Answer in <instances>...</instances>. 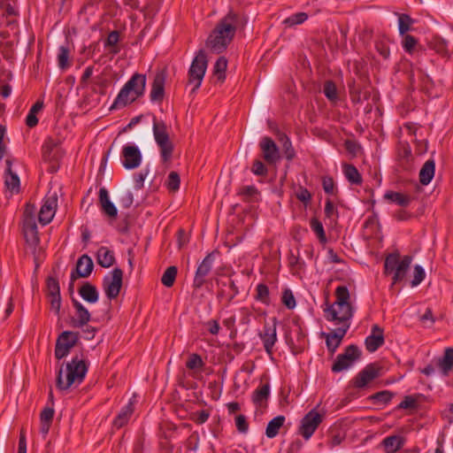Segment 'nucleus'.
Instances as JSON below:
<instances>
[{"instance_id":"nucleus-21","label":"nucleus","mask_w":453,"mask_h":453,"mask_svg":"<svg viewBox=\"0 0 453 453\" xmlns=\"http://www.w3.org/2000/svg\"><path fill=\"white\" fill-rule=\"evenodd\" d=\"M72 303L75 309L76 318L72 319V326L73 327H83L91 319V314L88 310L78 300L72 298Z\"/></svg>"},{"instance_id":"nucleus-11","label":"nucleus","mask_w":453,"mask_h":453,"mask_svg":"<svg viewBox=\"0 0 453 453\" xmlns=\"http://www.w3.org/2000/svg\"><path fill=\"white\" fill-rule=\"evenodd\" d=\"M322 421L323 416L321 414L316 411L315 409L310 411L301 420L299 434L305 440H309Z\"/></svg>"},{"instance_id":"nucleus-24","label":"nucleus","mask_w":453,"mask_h":453,"mask_svg":"<svg viewBox=\"0 0 453 453\" xmlns=\"http://www.w3.org/2000/svg\"><path fill=\"white\" fill-rule=\"evenodd\" d=\"M139 96H135L133 91L124 85L115 98L110 110L120 109L134 102Z\"/></svg>"},{"instance_id":"nucleus-2","label":"nucleus","mask_w":453,"mask_h":453,"mask_svg":"<svg viewBox=\"0 0 453 453\" xmlns=\"http://www.w3.org/2000/svg\"><path fill=\"white\" fill-rule=\"evenodd\" d=\"M336 300L334 303H325L323 309L326 320L332 322L337 328L349 330L350 320L354 315V308L349 303V292L346 286H339L335 289Z\"/></svg>"},{"instance_id":"nucleus-22","label":"nucleus","mask_w":453,"mask_h":453,"mask_svg":"<svg viewBox=\"0 0 453 453\" xmlns=\"http://www.w3.org/2000/svg\"><path fill=\"white\" fill-rule=\"evenodd\" d=\"M348 330L346 329L336 327L330 333H322V336L326 338V347L331 353H334L340 346Z\"/></svg>"},{"instance_id":"nucleus-3","label":"nucleus","mask_w":453,"mask_h":453,"mask_svg":"<svg viewBox=\"0 0 453 453\" xmlns=\"http://www.w3.org/2000/svg\"><path fill=\"white\" fill-rule=\"evenodd\" d=\"M88 372V366L83 359L78 357H73L71 362L66 364V379L63 380V370H59L57 376V388L59 390H66L73 384H81Z\"/></svg>"},{"instance_id":"nucleus-46","label":"nucleus","mask_w":453,"mask_h":453,"mask_svg":"<svg viewBox=\"0 0 453 453\" xmlns=\"http://www.w3.org/2000/svg\"><path fill=\"white\" fill-rule=\"evenodd\" d=\"M280 140L282 142L286 159L291 161L296 157V151L292 146L291 141L285 134H280Z\"/></svg>"},{"instance_id":"nucleus-10","label":"nucleus","mask_w":453,"mask_h":453,"mask_svg":"<svg viewBox=\"0 0 453 453\" xmlns=\"http://www.w3.org/2000/svg\"><path fill=\"white\" fill-rule=\"evenodd\" d=\"M78 342V334L71 331L63 332L56 342L55 357L57 359H62L66 357L71 349Z\"/></svg>"},{"instance_id":"nucleus-15","label":"nucleus","mask_w":453,"mask_h":453,"mask_svg":"<svg viewBox=\"0 0 453 453\" xmlns=\"http://www.w3.org/2000/svg\"><path fill=\"white\" fill-rule=\"evenodd\" d=\"M272 320L273 324H265L264 326V331L259 334V337L263 342L265 350L268 355L273 354V346L277 342L276 327L278 319L276 318H273Z\"/></svg>"},{"instance_id":"nucleus-27","label":"nucleus","mask_w":453,"mask_h":453,"mask_svg":"<svg viewBox=\"0 0 453 453\" xmlns=\"http://www.w3.org/2000/svg\"><path fill=\"white\" fill-rule=\"evenodd\" d=\"M78 292L81 298L89 303H95L99 299L96 288L88 281L84 282Z\"/></svg>"},{"instance_id":"nucleus-44","label":"nucleus","mask_w":453,"mask_h":453,"mask_svg":"<svg viewBox=\"0 0 453 453\" xmlns=\"http://www.w3.org/2000/svg\"><path fill=\"white\" fill-rule=\"evenodd\" d=\"M4 184L8 190L12 193H19V178L15 173H5V180Z\"/></svg>"},{"instance_id":"nucleus-5","label":"nucleus","mask_w":453,"mask_h":453,"mask_svg":"<svg viewBox=\"0 0 453 453\" xmlns=\"http://www.w3.org/2000/svg\"><path fill=\"white\" fill-rule=\"evenodd\" d=\"M412 257L411 256H404L401 257L399 252H393L388 254L384 262V273L393 274L392 286L403 281L410 269Z\"/></svg>"},{"instance_id":"nucleus-38","label":"nucleus","mask_w":453,"mask_h":453,"mask_svg":"<svg viewBox=\"0 0 453 453\" xmlns=\"http://www.w3.org/2000/svg\"><path fill=\"white\" fill-rule=\"evenodd\" d=\"M440 368L442 370L445 375L452 369L453 367V349L447 348L444 352V356L441 359L439 360L438 363Z\"/></svg>"},{"instance_id":"nucleus-41","label":"nucleus","mask_w":453,"mask_h":453,"mask_svg":"<svg viewBox=\"0 0 453 453\" xmlns=\"http://www.w3.org/2000/svg\"><path fill=\"white\" fill-rule=\"evenodd\" d=\"M227 67V60L225 57L218 58L214 65L213 73L219 81H224L226 79V70Z\"/></svg>"},{"instance_id":"nucleus-64","label":"nucleus","mask_w":453,"mask_h":453,"mask_svg":"<svg viewBox=\"0 0 453 453\" xmlns=\"http://www.w3.org/2000/svg\"><path fill=\"white\" fill-rule=\"evenodd\" d=\"M416 403L417 401L413 396L406 395L398 404L397 409H413L416 407Z\"/></svg>"},{"instance_id":"nucleus-8","label":"nucleus","mask_w":453,"mask_h":453,"mask_svg":"<svg viewBox=\"0 0 453 453\" xmlns=\"http://www.w3.org/2000/svg\"><path fill=\"white\" fill-rule=\"evenodd\" d=\"M123 282V271L116 267L110 275L103 279V288L106 296L110 299H115L119 296Z\"/></svg>"},{"instance_id":"nucleus-45","label":"nucleus","mask_w":453,"mask_h":453,"mask_svg":"<svg viewBox=\"0 0 453 453\" xmlns=\"http://www.w3.org/2000/svg\"><path fill=\"white\" fill-rule=\"evenodd\" d=\"M118 203L125 207L129 208L134 203V196L130 190L122 189L116 195Z\"/></svg>"},{"instance_id":"nucleus-53","label":"nucleus","mask_w":453,"mask_h":453,"mask_svg":"<svg viewBox=\"0 0 453 453\" xmlns=\"http://www.w3.org/2000/svg\"><path fill=\"white\" fill-rule=\"evenodd\" d=\"M282 303L289 310H292L296 307V299L293 295V292L289 288H286L281 296Z\"/></svg>"},{"instance_id":"nucleus-35","label":"nucleus","mask_w":453,"mask_h":453,"mask_svg":"<svg viewBox=\"0 0 453 453\" xmlns=\"http://www.w3.org/2000/svg\"><path fill=\"white\" fill-rule=\"evenodd\" d=\"M43 108V101L38 100L31 109L26 118V125L28 127H35L38 124V119L36 114L41 111Z\"/></svg>"},{"instance_id":"nucleus-16","label":"nucleus","mask_w":453,"mask_h":453,"mask_svg":"<svg viewBox=\"0 0 453 453\" xmlns=\"http://www.w3.org/2000/svg\"><path fill=\"white\" fill-rule=\"evenodd\" d=\"M58 204V197L56 194L47 196L44 199V203L39 211L38 219L43 226L49 224L56 212Z\"/></svg>"},{"instance_id":"nucleus-13","label":"nucleus","mask_w":453,"mask_h":453,"mask_svg":"<svg viewBox=\"0 0 453 453\" xmlns=\"http://www.w3.org/2000/svg\"><path fill=\"white\" fill-rule=\"evenodd\" d=\"M218 254L217 251L210 252L198 265L194 281L193 287L196 289H199L203 287L205 282V277L210 273L212 268L213 262L215 260V256Z\"/></svg>"},{"instance_id":"nucleus-57","label":"nucleus","mask_w":453,"mask_h":453,"mask_svg":"<svg viewBox=\"0 0 453 453\" xmlns=\"http://www.w3.org/2000/svg\"><path fill=\"white\" fill-rule=\"evenodd\" d=\"M425 275H426V273H425L423 267L419 265H416L414 266V276L411 280V286L416 287L418 284H420L421 281L424 280Z\"/></svg>"},{"instance_id":"nucleus-4","label":"nucleus","mask_w":453,"mask_h":453,"mask_svg":"<svg viewBox=\"0 0 453 453\" xmlns=\"http://www.w3.org/2000/svg\"><path fill=\"white\" fill-rule=\"evenodd\" d=\"M88 372V366L83 359L78 357H73L71 362L66 364V379L63 380V370H59L57 376V388L59 390H66L73 384H81Z\"/></svg>"},{"instance_id":"nucleus-55","label":"nucleus","mask_w":453,"mask_h":453,"mask_svg":"<svg viewBox=\"0 0 453 453\" xmlns=\"http://www.w3.org/2000/svg\"><path fill=\"white\" fill-rule=\"evenodd\" d=\"M204 365L202 357L198 354L190 355L188 360L186 363L187 368L190 370L200 369Z\"/></svg>"},{"instance_id":"nucleus-6","label":"nucleus","mask_w":453,"mask_h":453,"mask_svg":"<svg viewBox=\"0 0 453 453\" xmlns=\"http://www.w3.org/2000/svg\"><path fill=\"white\" fill-rule=\"evenodd\" d=\"M153 135L157 146L160 149V155L163 162H168L173 152V144L170 140L166 124L153 118Z\"/></svg>"},{"instance_id":"nucleus-59","label":"nucleus","mask_w":453,"mask_h":453,"mask_svg":"<svg viewBox=\"0 0 453 453\" xmlns=\"http://www.w3.org/2000/svg\"><path fill=\"white\" fill-rule=\"evenodd\" d=\"M417 43L418 41L414 36L411 35H405L403 41V47L405 50V51L411 53L414 50Z\"/></svg>"},{"instance_id":"nucleus-34","label":"nucleus","mask_w":453,"mask_h":453,"mask_svg":"<svg viewBox=\"0 0 453 453\" xmlns=\"http://www.w3.org/2000/svg\"><path fill=\"white\" fill-rule=\"evenodd\" d=\"M284 422L285 417L281 415L277 416L270 420L265 429L266 436L268 438H274L279 434V431L283 426Z\"/></svg>"},{"instance_id":"nucleus-43","label":"nucleus","mask_w":453,"mask_h":453,"mask_svg":"<svg viewBox=\"0 0 453 453\" xmlns=\"http://www.w3.org/2000/svg\"><path fill=\"white\" fill-rule=\"evenodd\" d=\"M70 50L67 46H60L58 54V65L61 70H65L70 66L69 62Z\"/></svg>"},{"instance_id":"nucleus-54","label":"nucleus","mask_w":453,"mask_h":453,"mask_svg":"<svg viewBox=\"0 0 453 453\" xmlns=\"http://www.w3.org/2000/svg\"><path fill=\"white\" fill-rule=\"evenodd\" d=\"M48 296H60V287L56 278L49 277L47 280Z\"/></svg>"},{"instance_id":"nucleus-52","label":"nucleus","mask_w":453,"mask_h":453,"mask_svg":"<svg viewBox=\"0 0 453 453\" xmlns=\"http://www.w3.org/2000/svg\"><path fill=\"white\" fill-rule=\"evenodd\" d=\"M308 19V15L305 12H297L293 14L292 16L287 18L284 20V24L288 27H292L295 25H299L303 23Z\"/></svg>"},{"instance_id":"nucleus-48","label":"nucleus","mask_w":453,"mask_h":453,"mask_svg":"<svg viewBox=\"0 0 453 453\" xmlns=\"http://www.w3.org/2000/svg\"><path fill=\"white\" fill-rule=\"evenodd\" d=\"M312 231L317 234L320 242H326V236L322 223L316 218H312L310 221Z\"/></svg>"},{"instance_id":"nucleus-20","label":"nucleus","mask_w":453,"mask_h":453,"mask_svg":"<svg viewBox=\"0 0 453 453\" xmlns=\"http://www.w3.org/2000/svg\"><path fill=\"white\" fill-rule=\"evenodd\" d=\"M166 74L165 71L157 72L151 85L150 100L152 102H161L165 96V84Z\"/></svg>"},{"instance_id":"nucleus-14","label":"nucleus","mask_w":453,"mask_h":453,"mask_svg":"<svg viewBox=\"0 0 453 453\" xmlns=\"http://www.w3.org/2000/svg\"><path fill=\"white\" fill-rule=\"evenodd\" d=\"M123 157V166L131 170L137 168L142 163V152L135 145L124 146L121 151Z\"/></svg>"},{"instance_id":"nucleus-29","label":"nucleus","mask_w":453,"mask_h":453,"mask_svg":"<svg viewBox=\"0 0 453 453\" xmlns=\"http://www.w3.org/2000/svg\"><path fill=\"white\" fill-rule=\"evenodd\" d=\"M435 163L434 159L427 160L419 172V181L422 185H428L434 176Z\"/></svg>"},{"instance_id":"nucleus-40","label":"nucleus","mask_w":453,"mask_h":453,"mask_svg":"<svg viewBox=\"0 0 453 453\" xmlns=\"http://www.w3.org/2000/svg\"><path fill=\"white\" fill-rule=\"evenodd\" d=\"M430 49L434 50L437 53L444 55L447 53V42L444 39L438 35H433L428 42Z\"/></svg>"},{"instance_id":"nucleus-26","label":"nucleus","mask_w":453,"mask_h":453,"mask_svg":"<svg viewBox=\"0 0 453 453\" xmlns=\"http://www.w3.org/2000/svg\"><path fill=\"white\" fill-rule=\"evenodd\" d=\"M99 203L102 211L111 218H116L118 211L113 203L111 202L108 191L105 188H101L99 190Z\"/></svg>"},{"instance_id":"nucleus-60","label":"nucleus","mask_w":453,"mask_h":453,"mask_svg":"<svg viewBox=\"0 0 453 453\" xmlns=\"http://www.w3.org/2000/svg\"><path fill=\"white\" fill-rule=\"evenodd\" d=\"M296 198L306 205L311 200V194L307 188L300 187L296 192Z\"/></svg>"},{"instance_id":"nucleus-33","label":"nucleus","mask_w":453,"mask_h":453,"mask_svg":"<svg viewBox=\"0 0 453 453\" xmlns=\"http://www.w3.org/2000/svg\"><path fill=\"white\" fill-rule=\"evenodd\" d=\"M270 395V384L267 382L258 387L252 395V401L257 406H263Z\"/></svg>"},{"instance_id":"nucleus-37","label":"nucleus","mask_w":453,"mask_h":453,"mask_svg":"<svg viewBox=\"0 0 453 453\" xmlns=\"http://www.w3.org/2000/svg\"><path fill=\"white\" fill-rule=\"evenodd\" d=\"M344 175L347 180L356 185H359L362 183V176L357 171V167L353 165L346 164L343 165Z\"/></svg>"},{"instance_id":"nucleus-1","label":"nucleus","mask_w":453,"mask_h":453,"mask_svg":"<svg viewBox=\"0 0 453 453\" xmlns=\"http://www.w3.org/2000/svg\"><path fill=\"white\" fill-rule=\"evenodd\" d=\"M246 22L245 17L230 10L207 38L206 46L214 53H222L234 39L237 28L244 27Z\"/></svg>"},{"instance_id":"nucleus-39","label":"nucleus","mask_w":453,"mask_h":453,"mask_svg":"<svg viewBox=\"0 0 453 453\" xmlns=\"http://www.w3.org/2000/svg\"><path fill=\"white\" fill-rule=\"evenodd\" d=\"M398 16V30L401 35H404L411 29L414 20L410 15L405 13H397Z\"/></svg>"},{"instance_id":"nucleus-51","label":"nucleus","mask_w":453,"mask_h":453,"mask_svg":"<svg viewBox=\"0 0 453 453\" xmlns=\"http://www.w3.org/2000/svg\"><path fill=\"white\" fill-rule=\"evenodd\" d=\"M323 92L326 97L330 101H335L338 98L337 88L332 81H326L325 82Z\"/></svg>"},{"instance_id":"nucleus-36","label":"nucleus","mask_w":453,"mask_h":453,"mask_svg":"<svg viewBox=\"0 0 453 453\" xmlns=\"http://www.w3.org/2000/svg\"><path fill=\"white\" fill-rule=\"evenodd\" d=\"M384 197L392 203H395L400 206H408L411 201V198L408 195H404L403 193L399 192H387L384 196Z\"/></svg>"},{"instance_id":"nucleus-23","label":"nucleus","mask_w":453,"mask_h":453,"mask_svg":"<svg viewBox=\"0 0 453 453\" xmlns=\"http://www.w3.org/2000/svg\"><path fill=\"white\" fill-rule=\"evenodd\" d=\"M23 234L27 242L30 245L36 246L39 243L40 238L35 219L31 218L23 219Z\"/></svg>"},{"instance_id":"nucleus-62","label":"nucleus","mask_w":453,"mask_h":453,"mask_svg":"<svg viewBox=\"0 0 453 453\" xmlns=\"http://www.w3.org/2000/svg\"><path fill=\"white\" fill-rule=\"evenodd\" d=\"M54 413H55V411H54L53 408H51V407L44 408L40 414V421L46 422V423H52Z\"/></svg>"},{"instance_id":"nucleus-28","label":"nucleus","mask_w":453,"mask_h":453,"mask_svg":"<svg viewBox=\"0 0 453 453\" xmlns=\"http://www.w3.org/2000/svg\"><path fill=\"white\" fill-rule=\"evenodd\" d=\"M96 261L102 267L109 268L115 264L116 260L113 251L103 246L97 250Z\"/></svg>"},{"instance_id":"nucleus-31","label":"nucleus","mask_w":453,"mask_h":453,"mask_svg":"<svg viewBox=\"0 0 453 453\" xmlns=\"http://www.w3.org/2000/svg\"><path fill=\"white\" fill-rule=\"evenodd\" d=\"M133 412L134 404L132 402H129L115 418V419L113 420V426L119 429L127 425Z\"/></svg>"},{"instance_id":"nucleus-12","label":"nucleus","mask_w":453,"mask_h":453,"mask_svg":"<svg viewBox=\"0 0 453 453\" xmlns=\"http://www.w3.org/2000/svg\"><path fill=\"white\" fill-rule=\"evenodd\" d=\"M380 371L381 367L376 363L367 365L353 379V386L357 388L365 387L372 380L380 376Z\"/></svg>"},{"instance_id":"nucleus-50","label":"nucleus","mask_w":453,"mask_h":453,"mask_svg":"<svg viewBox=\"0 0 453 453\" xmlns=\"http://www.w3.org/2000/svg\"><path fill=\"white\" fill-rule=\"evenodd\" d=\"M119 41V33L117 30L111 31L104 42L105 47H112L111 52L113 54H118L119 52V49L117 47V43Z\"/></svg>"},{"instance_id":"nucleus-32","label":"nucleus","mask_w":453,"mask_h":453,"mask_svg":"<svg viewBox=\"0 0 453 453\" xmlns=\"http://www.w3.org/2000/svg\"><path fill=\"white\" fill-rule=\"evenodd\" d=\"M237 195L242 197L243 202L252 203L258 200L260 193L254 185H250L240 188Z\"/></svg>"},{"instance_id":"nucleus-61","label":"nucleus","mask_w":453,"mask_h":453,"mask_svg":"<svg viewBox=\"0 0 453 453\" xmlns=\"http://www.w3.org/2000/svg\"><path fill=\"white\" fill-rule=\"evenodd\" d=\"M398 157H399V161H403V159L414 160V157H413V155L411 152V149L407 144L403 145L400 148Z\"/></svg>"},{"instance_id":"nucleus-47","label":"nucleus","mask_w":453,"mask_h":453,"mask_svg":"<svg viewBox=\"0 0 453 453\" xmlns=\"http://www.w3.org/2000/svg\"><path fill=\"white\" fill-rule=\"evenodd\" d=\"M269 295H270L269 288L265 284L260 283L257 286L256 296H255L256 300H257L265 304H269L270 303Z\"/></svg>"},{"instance_id":"nucleus-18","label":"nucleus","mask_w":453,"mask_h":453,"mask_svg":"<svg viewBox=\"0 0 453 453\" xmlns=\"http://www.w3.org/2000/svg\"><path fill=\"white\" fill-rule=\"evenodd\" d=\"M260 149L263 152L264 159L269 164H274L280 158L279 149L274 141L268 136L263 137L260 142Z\"/></svg>"},{"instance_id":"nucleus-7","label":"nucleus","mask_w":453,"mask_h":453,"mask_svg":"<svg viewBox=\"0 0 453 453\" xmlns=\"http://www.w3.org/2000/svg\"><path fill=\"white\" fill-rule=\"evenodd\" d=\"M207 57L203 50H200L194 58L188 70V83L194 84L192 92L201 86L207 69Z\"/></svg>"},{"instance_id":"nucleus-58","label":"nucleus","mask_w":453,"mask_h":453,"mask_svg":"<svg viewBox=\"0 0 453 453\" xmlns=\"http://www.w3.org/2000/svg\"><path fill=\"white\" fill-rule=\"evenodd\" d=\"M251 172L257 176H265L268 171L265 164L262 161L257 159L253 163Z\"/></svg>"},{"instance_id":"nucleus-42","label":"nucleus","mask_w":453,"mask_h":453,"mask_svg":"<svg viewBox=\"0 0 453 453\" xmlns=\"http://www.w3.org/2000/svg\"><path fill=\"white\" fill-rule=\"evenodd\" d=\"M177 273L178 270L176 266L172 265L167 267L161 277L162 284L166 288H171L175 282Z\"/></svg>"},{"instance_id":"nucleus-56","label":"nucleus","mask_w":453,"mask_h":453,"mask_svg":"<svg viewBox=\"0 0 453 453\" xmlns=\"http://www.w3.org/2000/svg\"><path fill=\"white\" fill-rule=\"evenodd\" d=\"M180 175L176 172H171L167 178L166 186L169 190L177 191L180 188Z\"/></svg>"},{"instance_id":"nucleus-9","label":"nucleus","mask_w":453,"mask_h":453,"mask_svg":"<svg viewBox=\"0 0 453 453\" xmlns=\"http://www.w3.org/2000/svg\"><path fill=\"white\" fill-rule=\"evenodd\" d=\"M361 352L357 346L349 345L348 346L342 354L338 355L335 362L332 366L334 372H340L349 368L355 361L359 359Z\"/></svg>"},{"instance_id":"nucleus-63","label":"nucleus","mask_w":453,"mask_h":453,"mask_svg":"<svg viewBox=\"0 0 453 453\" xmlns=\"http://www.w3.org/2000/svg\"><path fill=\"white\" fill-rule=\"evenodd\" d=\"M235 425L240 433L245 434L249 429V424L244 415H238L235 418Z\"/></svg>"},{"instance_id":"nucleus-17","label":"nucleus","mask_w":453,"mask_h":453,"mask_svg":"<svg viewBox=\"0 0 453 453\" xmlns=\"http://www.w3.org/2000/svg\"><path fill=\"white\" fill-rule=\"evenodd\" d=\"M93 268V260L89 256L84 254L79 257L75 270L71 273L70 280L75 281L78 278H87L91 274Z\"/></svg>"},{"instance_id":"nucleus-49","label":"nucleus","mask_w":453,"mask_h":453,"mask_svg":"<svg viewBox=\"0 0 453 453\" xmlns=\"http://www.w3.org/2000/svg\"><path fill=\"white\" fill-rule=\"evenodd\" d=\"M393 396L394 393L391 391L382 390L372 395L370 399L373 401L374 403L387 404L391 401Z\"/></svg>"},{"instance_id":"nucleus-19","label":"nucleus","mask_w":453,"mask_h":453,"mask_svg":"<svg viewBox=\"0 0 453 453\" xmlns=\"http://www.w3.org/2000/svg\"><path fill=\"white\" fill-rule=\"evenodd\" d=\"M385 342L384 330L379 325L372 326V333L365 341V348L369 352L376 351Z\"/></svg>"},{"instance_id":"nucleus-30","label":"nucleus","mask_w":453,"mask_h":453,"mask_svg":"<svg viewBox=\"0 0 453 453\" xmlns=\"http://www.w3.org/2000/svg\"><path fill=\"white\" fill-rule=\"evenodd\" d=\"M381 443L387 453H395L403 446L404 440L399 435H390L386 437Z\"/></svg>"},{"instance_id":"nucleus-25","label":"nucleus","mask_w":453,"mask_h":453,"mask_svg":"<svg viewBox=\"0 0 453 453\" xmlns=\"http://www.w3.org/2000/svg\"><path fill=\"white\" fill-rule=\"evenodd\" d=\"M130 91H133L135 96L141 97L143 96L146 86V75L141 73H134L130 80L125 84Z\"/></svg>"}]
</instances>
